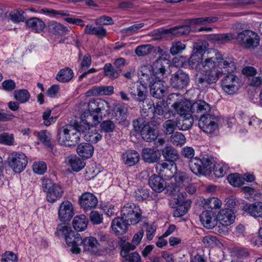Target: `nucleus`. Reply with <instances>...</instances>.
<instances>
[{
    "instance_id": "obj_1",
    "label": "nucleus",
    "mask_w": 262,
    "mask_h": 262,
    "mask_svg": "<svg viewBox=\"0 0 262 262\" xmlns=\"http://www.w3.org/2000/svg\"><path fill=\"white\" fill-rule=\"evenodd\" d=\"M166 60H157L153 64H145L140 67L138 76L141 84L134 89L130 88L128 93L130 97L138 96L146 98L148 91L146 85H150L154 81H160L167 77L166 68H168Z\"/></svg>"
},
{
    "instance_id": "obj_2",
    "label": "nucleus",
    "mask_w": 262,
    "mask_h": 262,
    "mask_svg": "<svg viewBox=\"0 0 262 262\" xmlns=\"http://www.w3.org/2000/svg\"><path fill=\"white\" fill-rule=\"evenodd\" d=\"M202 57V71L196 73L195 80L199 86H207L215 83L222 76V72L216 70L222 60L220 52L214 49H209L205 51Z\"/></svg>"
},
{
    "instance_id": "obj_3",
    "label": "nucleus",
    "mask_w": 262,
    "mask_h": 262,
    "mask_svg": "<svg viewBox=\"0 0 262 262\" xmlns=\"http://www.w3.org/2000/svg\"><path fill=\"white\" fill-rule=\"evenodd\" d=\"M209 39L219 44L236 39L241 46L248 49H254L259 44L258 34L249 30H244L236 35L232 33L212 34L209 35Z\"/></svg>"
},
{
    "instance_id": "obj_4",
    "label": "nucleus",
    "mask_w": 262,
    "mask_h": 262,
    "mask_svg": "<svg viewBox=\"0 0 262 262\" xmlns=\"http://www.w3.org/2000/svg\"><path fill=\"white\" fill-rule=\"evenodd\" d=\"M57 140L61 144L74 146L80 140V133L76 131L74 125L71 123L60 129L58 133Z\"/></svg>"
},
{
    "instance_id": "obj_5",
    "label": "nucleus",
    "mask_w": 262,
    "mask_h": 262,
    "mask_svg": "<svg viewBox=\"0 0 262 262\" xmlns=\"http://www.w3.org/2000/svg\"><path fill=\"white\" fill-rule=\"evenodd\" d=\"M42 188L46 193L47 200L50 203H54L62 196L64 190L58 184L54 183L48 178L42 179Z\"/></svg>"
},
{
    "instance_id": "obj_6",
    "label": "nucleus",
    "mask_w": 262,
    "mask_h": 262,
    "mask_svg": "<svg viewBox=\"0 0 262 262\" xmlns=\"http://www.w3.org/2000/svg\"><path fill=\"white\" fill-rule=\"evenodd\" d=\"M212 164L211 159L205 157L202 159L194 157L190 159L189 161V166L191 171L196 176L204 175L208 171H210Z\"/></svg>"
},
{
    "instance_id": "obj_7",
    "label": "nucleus",
    "mask_w": 262,
    "mask_h": 262,
    "mask_svg": "<svg viewBox=\"0 0 262 262\" xmlns=\"http://www.w3.org/2000/svg\"><path fill=\"white\" fill-rule=\"evenodd\" d=\"M141 210L139 206L133 203L124 205L121 210V215L130 225L139 223L141 219Z\"/></svg>"
},
{
    "instance_id": "obj_8",
    "label": "nucleus",
    "mask_w": 262,
    "mask_h": 262,
    "mask_svg": "<svg viewBox=\"0 0 262 262\" xmlns=\"http://www.w3.org/2000/svg\"><path fill=\"white\" fill-rule=\"evenodd\" d=\"M102 119L101 117H98L97 116H92L90 114H88L87 116L83 115L81 116V120L80 122L75 121L72 123L74 127L81 135H83L84 138V134L88 133L94 125H97L100 123V121Z\"/></svg>"
},
{
    "instance_id": "obj_9",
    "label": "nucleus",
    "mask_w": 262,
    "mask_h": 262,
    "mask_svg": "<svg viewBox=\"0 0 262 262\" xmlns=\"http://www.w3.org/2000/svg\"><path fill=\"white\" fill-rule=\"evenodd\" d=\"M8 164L16 173H19L26 168L28 160L26 156L22 152H13L10 154Z\"/></svg>"
},
{
    "instance_id": "obj_10",
    "label": "nucleus",
    "mask_w": 262,
    "mask_h": 262,
    "mask_svg": "<svg viewBox=\"0 0 262 262\" xmlns=\"http://www.w3.org/2000/svg\"><path fill=\"white\" fill-rule=\"evenodd\" d=\"M218 118L214 115H201L198 125L203 132L208 134H213L218 128Z\"/></svg>"
},
{
    "instance_id": "obj_11",
    "label": "nucleus",
    "mask_w": 262,
    "mask_h": 262,
    "mask_svg": "<svg viewBox=\"0 0 262 262\" xmlns=\"http://www.w3.org/2000/svg\"><path fill=\"white\" fill-rule=\"evenodd\" d=\"M221 85L226 93L234 94L238 90L239 79L236 75L230 73L223 78Z\"/></svg>"
},
{
    "instance_id": "obj_12",
    "label": "nucleus",
    "mask_w": 262,
    "mask_h": 262,
    "mask_svg": "<svg viewBox=\"0 0 262 262\" xmlns=\"http://www.w3.org/2000/svg\"><path fill=\"white\" fill-rule=\"evenodd\" d=\"M190 81L189 75L181 70L173 73L170 78L171 86L177 89H183L186 87Z\"/></svg>"
},
{
    "instance_id": "obj_13",
    "label": "nucleus",
    "mask_w": 262,
    "mask_h": 262,
    "mask_svg": "<svg viewBox=\"0 0 262 262\" xmlns=\"http://www.w3.org/2000/svg\"><path fill=\"white\" fill-rule=\"evenodd\" d=\"M58 219L62 222L70 221L74 215V211L72 203L68 201L62 202L58 211Z\"/></svg>"
},
{
    "instance_id": "obj_14",
    "label": "nucleus",
    "mask_w": 262,
    "mask_h": 262,
    "mask_svg": "<svg viewBox=\"0 0 262 262\" xmlns=\"http://www.w3.org/2000/svg\"><path fill=\"white\" fill-rule=\"evenodd\" d=\"M82 239L80 234L73 230L70 232L65 238L67 245L71 247V251L74 254L80 253L81 249L79 246L81 244Z\"/></svg>"
},
{
    "instance_id": "obj_15",
    "label": "nucleus",
    "mask_w": 262,
    "mask_h": 262,
    "mask_svg": "<svg viewBox=\"0 0 262 262\" xmlns=\"http://www.w3.org/2000/svg\"><path fill=\"white\" fill-rule=\"evenodd\" d=\"M83 251L91 255H97L100 249V244L96 238L89 236L82 239Z\"/></svg>"
},
{
    "instance_id": "obj_16",
    "label": "nucleus",
    "mask_w": 262,
    "mask_h": 262,
    "mask_svg": "<svg viewBox=\"0 0 262 262\" xmlns=\"http://www.w3.org/2000/svg\"><path fill=\"white\" fill-rule=\"evenodd\" d=\"M79 204L84 210H90L95 208L98 204L97 198L92 193L84 192L79 199Z\"/></svg>"
},
{
    "instance_id": "obj_17",
    "label": "nucleus",
    "mask_w": 262,
    "mask_h": 262,
    "mask_svg": "<svg viewBox=\"0 0 262 262\" xmlns=\"http://www.w3.org/2000/svg\"><path fill=\"white\" fill-rule=\"evenodd\" d=\"M200 221L204 227L212 229L217 225V216L212 210L203 211L200 216Z\"/></svg>"
},
{
    "instance_id": "obj_18",
    "label": "nucleus",
    "mask_w": 262,
    "mask_h": 262,
    "mask_svg": "<svg viewBox=\"0 0 262 262\" xmlns=\"http://www.w3.org/2000/svg\"><path fill=\"white\" fill-rule=\"evenodd\" d=\"M130 224L121 217H117L113 220L111 227L113 231L116 235H122L126 233L128 225Z\"/></svg>"
},
{
    "instance_id": "obj_19",
    "label": "nucleus",
    "mask_w": 262,
    "mask_h": 262,
    "mask_svg": "<svg viewBox=\"0 0 262 262\" xmlns=\"http://www.w3.org/2000/svg\"><path fill=\"white\" fill-rule=\"evenodd\" d=\"M114 92V87L113 86H95L85 93V97L110 96Z\"/></svg>"
},
{
    "instance_id": "obj_20",
    "label": "nucleus",
    "mask_w": 262,
    "mask_h": 262,
    "mask_svg": "<svg viewBox=\"0 0 262 262\" xmlns=\"http://www.w3.org/2000/svg\"><path fill=\"white\" fill-rule=\"evenodd\" d=\"M235 219V215L231 209H222L217 214V222L221 225L228 226L234 222Z\"/></svg>"
},
{
    "instance_id": "obj_21",
    "label": "nucleus",
    "mask_w": 262,
    "mask_h": 262,
    "mask_svg": "<svg viewBox=\"0 0 262 262\" xmlns=\"http://www.w3.org/2000/svg\"><path fill=\"white\" fill-rule=\"evenodd\" d=\"M163 79L160 81H154L150 86L151 95L155 98H162L167 94V88L163 85Z\"/></svg>"
},
{
    "instance_id": "obj_22",
    "label": "nucleus",
    "mask_w": 262,
    "mask_h": 262,
    "mask_svg": "<svg viewBox=\"0 0 262 262\" xmlns=\"http://www.w3.org/2000/svg\"><path fill=\"white\" fill-rule=\"evenodd\" d=\"M148 184L151 188L157 192H161L166 187V182L160 175L152 174L148 180Z\"/></svg>"
},
{
    "instance_id": "obj_23",
    "label": "nucleus",
    "mask_w": 262,
    "mask_h": 262,
    "mask_svg": "<svg viewBox=\"0 0 262 262\" xmlns=\"http://www.w3.org/2000/svg\"><path fill=\"white\" fill-rule=\"evenodd\" d=\"M165 161L173 165L178 160L179 155L178 150L172 146H165L162 149H160Z\"/></svg>"
},
{
    "instance_id": "obj_24",
    "label": "nucleus",
    "mask_w": 262,
    "mask_h": 262,
    "mask_svg": "<svg viewBox=\"0 0 262 262\" xmlns=\"http://www.w3.org/2000/svg\"><path fill=\"white\" fill-rule=\"evenodd\" d=\"M219 68L221 70L220 72H222V75L224 73L225 74L232 73L236 70V65L233 58L232 57L223 58L222 56V60L220 61Z\"/></svg>"
},
{
    "instance_id": "obj_25",
    "label": "nucleus",
    "mask_w": 262,
    "mask_h": 262,
    "mask_svg": "<svg viewBox=\"0 0 262 262\" xmlns=\"http://www.w3.org/2000/svg\"><path fill=\"white\" fill-rule=\"evenodd\" d=\"M176 120L178 128L182 130H187L191 128L194 121L191 114L179 116Z\"/></svg>"
},
{
    "instance_id": "obj_26",
    "label": "nucleus",
    "mask_w": 262,
    "mask_h": 262,
    "mask_svg": "<svg viewBox=\"0 0 262 262\" xmlns=\"http://www.w3.org/2000/svg\"><path fill=\"white\" fill-rule=\"evenodd\" d=\"M211 111V107L209 103L202 99H198L194 102H192L191 113L202 114V115H208Z\"/></svg>"
},
{
    "instance_id": "obj_27",
    "label": "nucleus",
    "mask_w": 262,
    "mask_h": 262,
    "mask_svg": "<svg viewBox=\"0 0 262 262\" xmlns=\"http://www.w3.org/2000/svg\"><path fill=\"white\" fill-rule=\"evenodd\" d=\"M25 24L32 32L36 33L41 32L45 28V23L38 17L30 18L26 21Z\"/></svg>"
},
{
    "instance_id": "obj_28",
    "label": "nucleus",
    "mask_w": 262,
    "mask_h": 262,
    "mask_svg": "<svg viewBox=\"0 0 262 262\" xmlns=\"http://www.w3.org/2000/svg\"><path fill=\"white\" fill-rule=\"evenodd\" d=\"M124 164L128 166L135 165L139 161L140 155L134 150H128L123 152L122 155Z\"/></svg>"
},
{
    "instance_id": "obj_29",
    "label": "nucleus",
    "mask_w": 262,
    "mask_h": 262,
    "mask_svg": "<svg viewBox=\"0 0 262 262\" xmlns=\"http://www.w3.org/2000/svg\"><path fill=\"white\" fill-rule=\"evenodd\" d=\"M66 162L73 170L78 172L85 166V163L83 160L76 155H71L66 159Z\"/></svg>"
},
{
    "instance_id": "obj_30",
    "label": "nucleus",
    "mask_w": 262,
    "mask_h": 262,
    "mask_svg": "<svg viewBox=\"0 0 262 262\" xmlns=\"http://www.w3.org/2000/svg\"><path fill=\"white\" fill-rule=\"evenodd\" d=\"M172 164L170 165L164 162H160L156 165V172L161 177L170 179L173 177V172L171 171Z\"/></svg>"
},
{
    "instance_id": "obj_31",
    "label": "nucleus",
    "mask_w": 262,
    "mask_h": 262,
    "mask_svg": "<svg viewBox=\"0 0 262 262\" xmlns=\"http://www.w3.org/2000/svg\"><path fill=\"white\" fill-rule=\"evenodd\" d=\"M141 135L142 139L145 141L151 142L157 139L158 133L156 129L149 124H145L142 127Z\"/></svg>"
},
{
    "instance_id": "obj_32",
    "label": "nucleus",
    "mask_w": 262,
    "mask_h": 262,
    "mask_svg": "<svg viewBox=\"0 0 262 262\" xmlns=\"http://www.w3.org/2000/svg\"><path fill=\"white\" fill-rule=\"evenodd\" d=\"M184 100L179 103H175L173 105L176 111L180 116L190 114V112H191L192 102L189 99Z\"/></svg>"
},
{
    "instance_id": "obj_33",
    "label": "nucleus",
    "mask_w": 262,
    "mask_h": 262,
    "mask_svg": "<svg viewBox=\"0 0 262 262\" xmlns=\"http://www.w3.org/2000/svg\"><path fill=\"white\" fill-rule=\"evenodd\" d=\"M78 155L85 159L91 158L94 154V147L90 143H83L79 144L77 147Z\"/></svg>"
},
{
    "instance_id": "obj_34",
    "label": "nucleus",
    "mask_w": 262,
    "mask_h": 262,
    "mask_svg": "<svg viewBox=\"0 0 262 262\" xmlns=\"http://www.w3.org/2000/svg\"><path fill=\"white\" fill-rule=\"evenodd\" d=\"M106 30L102 26L95 27L88 24L85 26L84 33L89 35H95L99 38H103L106 35Z\"/></svg>"
},
{
    "instance_id": "obj_35",
    "label": "nucleus",
    "mask_w": 262,
    "mask_h": 262,
    "mask_svg": "<svg viewBox=\"0 0 262 262\" xmlns=\"http://www.w3.org/2000/svg\"><path fill=\"white\" fill-rule=\"evenodd\" d=\"M142 157L143 160L148 163L157 162L159 159L157 151L150 148H145L142 150Z\"/></svg>"
},
{
    "instance_id": "obj_36",
    "label": "nucleus",
    "mask_w": 262,
    "mask_h": 262,
    "mask_svg": "<svg viewBox=\"0 0 262 262\" xmlns=\"http://www.w3.org/2000/svg\"><path fill=\"white\" fill-rule=\"evenodd\" d=\"M88 222L84 215H77L73 221V227L77 231H84L88 226Z\"/></svg>"
},
{
    "instance_id": "obj_37",
    "label": "nucleus",
    "mask_w": 262,
    "mask_h": 262,
    "mask_svg": "<svg viewBox=\"0 0 262 262\" xmlns=\"http://www.w3.org/2000/svg\"><path fill=\"white\" fill-rule=\"evenodd\" d=\"M191 31L189 25L174 27L165 30V33H170L176 36L188 35Z\"/></svg>"
},
{
    "instance_id": "obj_38",
    "label": "nucleus",
    "mask_w": 262,
    "mask_h": 262,
    "mask_svg": "<svg viewBox=\"0 0 262 262\" xmlns=\"http://www.w3.org/2000/svg\"><path fill=\"white\" fill-rule=\"evenodd\" d=\"M246 211L251 216L256 217H262V202H256L249 204L246 209Z\"/></svg>"
},
{
    "instance_id": "obj_39",
    "label": "nucleus",
    "mask_w": 262,
    "mask_h": 262,
    "mask_svg": "<svg viewBox=\"0 0 262 262\" xmlns=\"http://www.w3.org/2000/svg\"><path fill=\"white\" fill-rule=\"evenodd\" d=\"M202 57L196 53H193L188 60V64L191 69H195L197 73H201L202 71Z\"/></svg>"
},
{
    "instance_id": "obj_40",
    "label": "nucleus",
    "mask_w": 262,
    "mask_h": 262,
    "mask_svg": "<svg viewBox=\"0 0 262 262\" xmlns=\"http://www.w3.org/2000/svg\"><path fill=\"white\" fill-rule=\"evenodd\" d=\"M103 70L105 76L112 79L118 78L122 72V69H117L110 63L104 65Z\"/></svg>"
},
{
    "instance_id": "obj_41",
    "label": "nucleus",
    "mask_w": 262,
    "mask_h": 262,
    "mask_svg": "<svg viewBox=\"0 0 262 262\" xmlns=\"http://www.w3.org/2000/svg\"><path fill=\"white\" fill-rule=\"evenodd\" d=\"M74 73L72 70L66 67L60 70L56 76V79L60 82H66L70 81L73 77Z\"/></svg>"
},
{
    "instance_id": "obj_42",
    "label": "nucleus",
    "mask_w": 262,
    "mask_h": 262,
    "mask_svg": "<svg viewBox=\"0 0 262 262\" xmlns=\"http://www.w3.org/2000/svg\"><path fill=\"white\" fill-rule=\"evenodd\" d=\"M49 28L50 32L55 35L61 36L64 35L68 31L67 27L54 21L49 24Z\"/></svg>"
},
{
    "instance_id": "obj_43",
    "label": "nucleus",
    "mask_w": 262,
    "mask_h": 262,
    "mask_svg": "<svg viewBox=\"0 0 262 262\" xmlns=\"http://www.w3.org/2000/svg\"><path fill=\"white\" fill-rule=\"evenodd\" d=\"M191 201L190 200H187L183 201L181 204L178 205L174 210L173 216L179 217L186 214L190 207Z\"/></svg>"
},
{
    "instance_id": "obj_44",
    "label": "nucleus",
    "mask_w": 262,
    "mask_h": 262,
    "mask_svg": "<svg viewBox=\"0 0 262 262\" xmlns=\"http://www.w3.org/2000/svg\"><path fill=\"white\" fill-rule=\"evenodd\" d=\"M102 138V135L98 132L96 128L93 126L88 133L84 134V139L93 143H97Z\"/></svg>"
},
{
    "instance_id": "obj_45",
    "label": "nucleus",
    "mask_w": 262,
    "mask_h": 262,
    "mask_svg": "<svg viewBox=\"0 0 262 262\" xmlns=\"http://www.w3.org/2000/svg\"><path fill=\"white\" fill-rule=\"evenodd\" d=\"M191 180V177L183 172L178 173L174 177V181L181 188L189 185Z\"/></svg>"
},
{
    "instance_id": "obj_46",
    "label": "nucleus",
    "mask_w": 262,
    "mask_h": 262,
    "mask_svg": "<svg viewBox=\"0 0 262 262\" xmlns=\"http://www.w3.org/2000/svg\"><path fill=\"white\" fill-rule=\"evenodd\" d=\"M37 137L40 142L45 145L53 149V146L51 143V134L46 130H42L38 133Z\"/></svg>"
},
{
    "instance_id": "obj_47",
    "label": "nucleus",
    "mask_w": 262,
    "mask_h": 262,
    "mask_svg": "<svg viewBox=\"0 0 262 262\" xmlns=\"http://www.w3.org/2000/svg\"><path fill=\"white\" fill-rule=\"evenodd\" d=\"M153 49L154 47L151 45H142L137 47L135 52L138 56L142 57L150 54Z\"/></svg>"
},
{
    "instance_id": "obj_48",
    "label": "nucleus",
    "mask_w": 262,
    "mask_h": 262,
    "mask_svg": "<svg viewBox=\"0 0 262 262\" xmlns=\"http://www.w3.org/2000/svg\"><path fill=\"white\" fill-rule=\"evenodd\" d=\"M98 100L97 99H92L88 104V111L89 112L84 113L83 115H85L87 116L88 114H90L92 116H97L98 117H101V116H99V113H100V108L98 107Z\"/></svg>"
},
{
    "instance_id": "obj_49",
    "label": "nucleus",
    "mask_w": 262,
    "mask_h": 262,
    "mask_svg": "<svg viewBox=\"0 0 262 262\" xmlns=\"http://www.w3.org/2000/svg\"><path fill=\"white\" fill-rule=\"evenodd\" d=\"M203 204L206 209H216L221 207L222 202L217 198L212 197L204 200Z\"/></svg>"
},
{
    "instance_id": "obj_50",
    "label": "nucleus",
    "mask_w": 262,
    "mask_h": 262,
    "mask_svg": "<svg viewBox=\"0 0 262 262\" xmlns=\"http://www.w3.org/2000/svg\"><path fill=\"white\" fill-rule=\"evenodd\" d=\"M164 132L166 135L172 134L174 130L178 128L177 120L176 121L169 119L164 122L163 124Z\"/></svg>"
},
{
    "instance_id": "obj_51",
    "label": "nucleus",
    "mask_w": 262,
    "mask_h": 262,
    "mask_svg": "<svg viewBox=\"0 0 262 262\" xmlns=\"http://www.w3.org/2000/svg\"><path fill=\"white\" fill-rule=\"evenodd\" d=\"M170 141L176 146H182L186 142V138L182 133L176 132L171 136Z\"/></svg>"
},
{
    "instance_id": "obj_52",
    "label": "nucleus",
    "mask_w": 262,
    "mask_h": 262,
    "mask_svg": "<svg viewBox=\"0 0 262 262\" xmlns=\"http://www.w3.org/2000/svg\"><path fill=\"white\" fill-rule=\"evenodd\" d=\"M149 190L147 188H139L136 189L134 193V195L136 200L139 201H143L146 200L149 196Z\"/></svg>"
},
{
    "instance_id": "obj_53",
    "label": "nucleus",
    "mask_w": 262,
    "mask_h": 262,
    "mask_svg": "<svg viewBox=\"0 0 262 262\" xmlns=\"http://www.w3.org/2000/svg\"><path fill=\"white\" fill-rule=\"evenodd\" d=\"M72 230L70 227L64 224H60L58 225L56 228L55 235L59 237H63L65 239L66 236L68 235Z\"/></svg>"
},
{
    "instance_id": "obj_54",
    "label": "nucleus",
    "mask_w": 262,
    "mask_h": 262,
    "mask_svg": "<svg viewBox=\"0 0 262 262\" xmlns=\"http://www.w3.org/2000/svg\"><path fill=\"white\" fill-rule=\"evenodd\" d=\"M14 138L12 134L3 133L0 134V144L6 145H12L14 144Z\"/></svg>"
},
{
    "instance_id": "obj_55",
    "label": "nucleus",
    "mask_w": 262,
    "mask_h": 262,
    "mask_svg": "<svg viewBox=\"0 0 262 262\" xmlns=\"http://www.w3.org/2000/svg\"><path fill=\"white\" fill-rule=\"evenodd\" d=\"M227 180L229 183L234 186L238 187L243 184V178L241 175L238 173L230 174L227 177Z\"/></svg>"
},
{
    "instance_id": "obj_56",
    "label": "nucleus",
    "mask_w": 262,
    "mask_h": 262,
    "mask_svg": "<svg viewBox=\"0 0 262 262\" xmlns=\"http://www.w3.org/2000/svg\"><path fill=\"white\" fill-rule=\"evenodd\" d=\"M185 44L183 43L181 41H174L172 43L170 49V52L172 55H175L179 53L182 52L185 49Z\"/></svg>"
},
{
    "instance_id": "obj_57",
    "label": "nucleus",
    "mask_w": 262,
    "mask_h": 262,
    "mask_svg": "<svg viewBox=\"0 0 262 262\" xmlns=\"http://www.w3.org/2000/svg\"><path fill=\"white\" fill-rule=\"evenodd\" d=\"M10 17L14 22L24 21L25 19L24 12L21 10H14L10 13Z\"/></svg>"
},
{
    "instance_id": "obj_58",
    "label": "nucleus",
    "mask_w": 262,
    "mask_h": 262,
    "mask_svg": "<svg viewBox=\"0 0 262 262\" xmlns=\"http://www.w3.org/2000/svg\"><path fill=\"white\" fill-rule=\"evenodd\" d=\"M208 46V44L206 41L198 40L193 44V50L195 51L194 53H196V54L201 55L200 54L205 51Z\"/></svg>"
},
{
    "instance_id": "obj_59",
    "label": "nucleus",
    "mask_w": 262,
    "mask_h": 262,
    "mask_svg": "<svg viewBox=\"0 0 262 262\" xmlns=\"http://www.w3.org/2000/svg\"><path fill=\"white\" fill-rule=\"evenodd\" d=\"M202 242L206 247H212L214 246L219 245L220 243L216 236L210 235L204 236Z\"/></svg>"
},
{
    "instance_id": "obj_60",
    "label": "nucleus",
    "mask_w": 262,
    "mask_h": 262,
    "mask_svg": "<svg viewBox=\"0 0 262 262\" xmlns=\"http://www.w3.org/2000/svg\"><path fill=\"white\" fill-rule=\"evenodd\" d=\"M101 130L105 133L113 132L115 128V123L111 120L103 121L100 124Z\"/></svg>"
},
{
    "instance_id": "obj_61",
    "label": "nucleus",
    "mask_w": 262,
    "mask_h": 262,
    "mask_svg": "<svg viewBox=\"0 0 262 262\" xmlns=\"http://www.w3.org/2000/svg\"><path fill=\"white\" fill-rule=\"evenodd\" d=\"M33 170L35 173L37 174H43L47 170V166L45 162L43 161L35 162L33 165Z\"/></svg>"
},
{
    "instance_id": "obj_62",
    "label": "nucleus",
    "mask_w": 262,
    "mask_h": 262,
    "mask_svg": "<svg viewBox=\"0 0 262 262\" xmlns=\"http://www.w3.org/2000/svg\"><path fill=\"white\" fill-rule=\"evenodd\" d=\"M51 114V110L50 109H47L42 114V119L44 120V124L46 126H49L52 123H54L56 119V117L53 116L50 117Z\"/></svg>"
},
{
    "instance_id": "obj_63",
    "label": "nucleus",
    "mask_w": 262,
    "mask_h": 262,
    "mask_svg": "<svg viewBox=\"0 0 262 262\" xmlns=\"http://www.w3.org/2000/svg\"><path fill=\"white\" fill-rule=\"evenodd\" d=\"M165 188L166 189L167 192L171 195H176L181 190V187L175 181L174 183L171 182L167 185L166 184Z\"/></svg>"
},
{
    "instance_id": "obj_64",
    "label": "nucleus",
    "mask_w": 262,
    "mask_h": 262,
    "mask_svg": "<svg viewBox=\"0 0 262 262\" xmlns=\"http://www.w3.org/2000/svg\"><path fill=\"white\" fill-rule=\"evenodd\" d=\"M2 262H17V256L11 251H7L2 255Z\"/></svg>"
}]
</instances>
